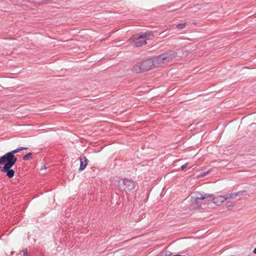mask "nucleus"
Returning <instances> with one entry per match:
<instances>
[{"instance_id":"obj_1","label":"nucleus","mask_w":256,"mask_h":256,"mask_svg":"<svg viewBox=\"0 0 256 256\" xmlns=\"http://www.w3.org/2000/svg\"><path fill=\"white\" fill-rule=\"evenodd\" d=\"M17 161V158L10 152L6 153L0 157V165L4 164L1 169V171L6 174L8 178H12L14 176L15 172L12 168L14 165Z\"/></svg>"},{"instance_id":"obj_2","label":"nucleus","mask_w":256,"mask_h":256,"mask_svg":"<svg viewBox=\"0 0 256 256\" xmlns=\"http://www.w3.org/2000/svg\"><path fill=\"white\" fill-rule=\"evenodd\" d=\"M176 53L174 51H168L152 58L154 67H158L170 62L176 57Z\"/></svg>"},{"instance_id":"obj_3","label":"nucleus","mask_w":256,"mask_h":256,"mask_svg":"<svg viewBox=\"0 0 256 256\" xmlns=\"http://www.w3.org/2000/svg\"><path fill=\"white\" fill-rule=\"evenodd\" d=\"M192 199V201L197 204L200 203L201 200L210 201L212 200L216 205L220 206L225 200H227V198H226L225 195H220L213 197L212 195L205 194L204 196H194Z\"/></svg>"},{"instance_id":"obj_4","label":"nucleus","mask_w":256,"mask_h":256,"mask_svg":"<svg viewBox=\"0 0 256 256\" xmlns=\"http://www.w3.org/2000/svg\"><path fill=\"white\" fill-rule=\"evenodd\" d=\"M136 184L134 180L128 178H120L118 181V188L121 191L126 194L132 192L135 188Z\"/></svg>"},{"instance_id":"obj_5","label":"nucleus","mask_w":256,"mask_h":256,"mask_svg":"<svg viewBox=\"0 0 256 256\" xmlns=\"http://www.w3.org/2000/svg\"><path fill=\"white\" fill-rule=\"evenodd\" d=\"M154 68L152 59H148L136 64L132 68V71L136 73L142 72Z\"/></svg>"},{"instance_id":"obj_6","label":"nucleus","mask_w":256,"mask_h":256,"mask_svg":"<svg viewBox=\"0 0 256 256\" xmlns=\"http://www.w3.org/2000/svg\"><path fill=\"white\" fill-rule=\"evenodd\" d=\"M153 38L152 34L150 33H146L140 36H134L129 40L130 42H134V46L140 47L146 44V40Z\"/></svg>"},{"instance_id":"obj_7","label":"nucleus","mask_w":256,"mask_h":256,"mask_svg":"<svg viewBox=\"0 0 256 256\" xmlns=\"http://www.w3.org/2000/svg\"><path fill=\"white\" fill-rule=\"evenodd\" d=\"M80 170H84L88 164V160L86 156L80 158Z\"/></svg>"},{"instance_id":"obj_8","label":"nucleus","mask_w":256,"mask_h":256,"mask_svg":"<svg viewBox=\"0 0 256 256\" xmlns=\"http://www.w3.org/2000/svg\"><path fill=\"white\" fill-rule=\"evenodd\" d=\"M240 192H234V193H232L230 194H226V195H225V196H226V198H227V200H228L229 198L232 199V198H236V196L240 195Z\"/></svg>"},{"instance_id":"obj_9","label":"nucleus","mask_w":256,"mask_h":256,"mask_svg":"<svg viewBox=\"0 0 256 256\" xmlns=\"http://www.w3.org/2000/svg\"><path fill=\"white\" fill-rule=\"evenodd\" d=\"M28 148L26 147H20L16 149H15L14 150H12V151L10 152L12 154L14 155V154L19 152L23 150H27Z\"/></svg>"},{"instance_id":"obj_10","label":"nucleus","mask_w":256,"mask_h":256,"mask_svg":"<svg viewBox=\"0 0 256 256\" xmlns=\"http://www.w3.org/2000/svg\"><path fill=\"white\" fill-rule=\"evenodd\" d=\"M32 153H28L23 156V160H28L31 157Z\"/></svg>"},{"instance_id":"obj_11","label":"nucleus","mask_w":256,"mask_h":256,"mask_svg":"<svg viewBox=\"0 0 256 256\" xmlns=\"http://www.w3.org/2000/svg\"><path fill=\"white\" fill-rule=\"evenodd\" d=\"M186 24H180L176 26L178 28L182 30L186 27Z\"/></svg>"},{"instance_id":"obj_12","label":"nucleus","mask_w":256,"mask_h":256,"mask_svg":"<svg viewBox=\"0 0 256 256\" xmlns=\"http://www.w3.org/2000/svg\"><path fill=\"white\" fill-rule=\"evenodd\" d=\"M210 170L207 171L206 172L200 174V176L201 177L204 176L208 175V174H209L210 173Z\"/></svg>"},{"instance_id":"obj_13","label":"nucleus","mask_w":256,"mask_h":256,"mask_svg":"<svg viewBox=\"0 0 256 256\" xmlns=\"http://www.w3.org/2000/svg\"><path fill=\"white\" fill-rule=\"evenodd\" d=\"M156 256H166V254L164 252H160L159 254H157Z\"/></svg>"},{"instance_id":"obj_14","label":"nucleus","mask_w":256,"mask_h":256,"mask_svg":"<svg viewBox=\"0 0 256 256\" xmlns=\"http://www.w3.org/2000/svg\"><path fill=\"white\" fill-rule=\"evenodd\" d=\"M188 164V163H186V164H183L182 166H181V170H184V168H185L187 166Z\"/></svg>"},{"instance_id":"obj_15","label":"nucleus","mask_w":256,"mask_h":256,"mask_svg":"<svg viewBox=\"0 0 256 256\" xmlns=\"http://www.w3.org/2000/svg\"><path fill=\"white\" fill-rule=\"evenodd\" d=\"M253 252L256 254V248L254 250Z\"/></svg>"}]
</instances>
